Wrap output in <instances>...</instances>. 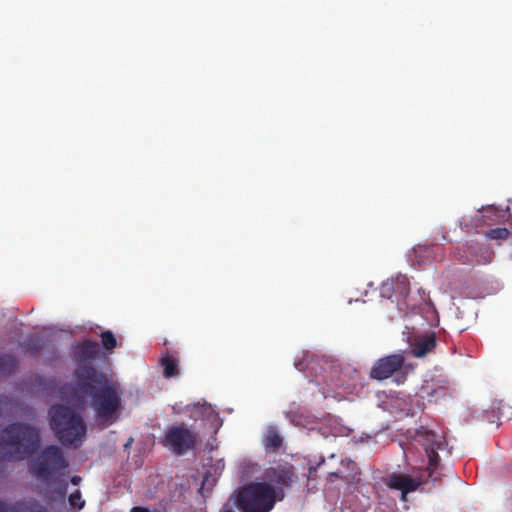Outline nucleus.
I'll use <instances>...</instances> for the list:
<instances>
[{
    "mask_svg": "<svg viewBox=\"0 0 512 512\" xmlns=\"http://www.w3.org/2000/svg\"><path fill=\"white\" fill-rule=\"evenodd\" d=\"M69 504L72 506V507H75L77 508L78 510H81L84 505H85V501L82 500V495H81V492L80 490H76L74 491L70 496H69Z\"/></svg>",
    "mask_w": 512,
    "mask_h": 512,
    "instance_id": "obj_18",
    "label": "nucleus"
},
{
    "mask_svg": "<svg viewBox=\"0 0 512 512\" xmlns=\"http://www.w3.org/2000/svg\"><path fill=\"white\" fill-rule=\"evenodd\" d=\"M262 442L267 451L276 452L282 447L283 438L275 426H269L265 431Z\"/></svg>",
    "mask_w": 512,
    "mask_h": 512,
    "instance_id": "obj_13",
    "label": "nucleus"
},
{
    "mask_svg": "<svg viewBox=\"0 0 512 512\" xmlns=\"http://www.w3.org/2000/svg\"><path fill=\"white\" fill-rule=\"evenodd\" d=\"M331 477H334L336 479L346 480L347 478L343 475L342 471H328L327 472Z\"/></svg>",
    "mask_w": 512,
    "mask_h": 512,
    "instance_id": "obj_19",
    "label": "nucleus"
},
{
    "mask_svg": "<svg viewBox=\"0 0 512 512\" xmlns=\"http://www.w3.org/2000/svg\"><path fill=\"white\" fill-rule=\"evenodd\" d=\"M383 296L393 301L403 302L407 308H420L422 304L428 302V295L422 289L417 290V295L410 294V281L406 275L399 274L395 278H391L381 288Z\"/></svg>",
    "mask_w": 512,
    "mask_h": 512,
    "instance_id": "obj_6",
    "label": "nucleus"
},
{
    "mask_svg": "<svg viewBox=\"0 0 512 512\" xmlns=\"http://www.w3.org/2000/svg\"><path fill=\"white\" fill-rule=\"evenodd\" d=\"M0 512H11V504H7L0 499Z\"/></svg>",
    "mask_w": 512,
    "mask_h": 512,
    "instance_id": "obj_21",
    "label": "nucleus"
},
{
    "mask_svg": "<svg viewBox=\"0 0 512 512\" xmlns=\"http://www.w3.org/2000/svg\"><path fill=\"white\" fill-rule=\"evenodd\" d=\"M436 346L434 334L419 337L411 346V352L415 357H423Z\"/></svg>",
    "mask_w": 512,
    "mask_h": 512,
    "instance_id": "obj_12",
    "label": "nucleus"
},
{
    "mask_svg": "<svg viewBox=\"0 0 512 512\" xmlns=\"http://www.w3.org/2000/svg\"><path fill=\"white\" fill-rule=\"evenodd\" d=\"M161 365L164 369L163 374L166 378L176 376L179 373L177 360L172 356H165L161 359Z\"/></svg>",
    "mask_w": 512,
    "mask_h": 512,
    "instance_id": "obj_16",
    "label": "nucleus"
},
{
    "mask_svg": "<svg viewBox=\"0 0 512 512\" xmlns=\"http://www.w3.org/2000/svg\"><path fill=\"white\" fill-rule=\"evenodd\" d=\"M50 426L63 445L78 448L87 433L82 416L65 405H54L49 409Z\"/></svg>",
    "mask_w": 512,
    "mask_h": 512,
    "instance_id": "obj_4",
    "label": "nucleus"
},
{
    "mask_svg": "<svg viewBox=\"0 0 512 512\" xmlns=\"http://www.w3.org/2000/svg\"><path fill=\"white\" fill-rule=\"evenodd\" d=\"M18 366V360L15 356L9 354H0V376L13 373Z\"/></svg>",
    "mask_w": 512,
    "mask_h": 512,
    "instance_id": "obj_15",
    "label": "nucleus"
},
{
    "mask_svg": "<svg viewBox=\"0 0 512 512\" xmlns=\"http://www.w3.org/2000/svg\"><path fill=\"white\" fill-rule=\"evenodd\" d=\"M40 444L39 431L27 424L12 423L0 432V460H23Z\"/></svg>",
    "mask_w": 512,
    "mask_h": 512,
    "instance_id": "obj_3",
    "label": "nucleus"
},
{
    "mask_svg": "<svg viewBox=\"0 0 512 512\" xmlns=\"http://www.w3.org/2000/svg\"><path fill=\"white\" fill-rule=\"evenodd\" d=\"M404 363L405 358L402 354H392L382 357L375 361L369 376L379 381L388 379L394 374L399 373L403 369Z\"/></svg>",
    "mask_w": 512,
    "mask_h": 512,
    "instance_id": "obj_10",
    "label": "nucleus"
},
{
    "mask_svg": "<svg viewBox=\"0 0 512 512\" xmlns=\"http://www.w3.org/2000/svg\"><path fill=\"white\" fill-rule=\"evenodd\" d=\"M49 346L50 343L47 338L37 335H28L21 344L23 351L33 357L38 356L44 348Z\"/></svg>",
    "mask_w": 512,
    "mask_h": 512,
    "instance_id": "obj_11",
    "label": "nucleus"
},
{
    "mask_svg": "<svg viewBox=\"0 0 512 512\" xmlns=\"http://www.w3.org/2000/svg\"><path fill=\"white\" fill-rule=\"evenodd\" d=\"M98 353L99 345L95 341L85 340L78 345L75 390L82 397L90 398L97 421L108 426L117 421L123 406L117 385L92 365Z\"/></svg>",
    "mask_w": 512,
    "mask_h": 512,
    "instance_id": "obj_1",
    "label": "nucleus"
},
{
    "mask_svg": "<svg viewBox=\"0 0 512 512\" xmlns=\"http://www.w3.org/2000/svg\"><path fill=\"white\" fill-rule=\"evenodd\" d=\"M296 477L294 467L289 463H278L264 471L262 484L275 490V498L282 500L284 490L290 488Z\"/></svg>",
    "mask_w": 512,
    "mask_h": 512,
    "instance_id": "obj_8",
    "label": "nucleus"
},
{
    "mask_svg": "<svg viewBox=\"0 0 512 512\" xmlns=\"http://www.w3.org/2000/svg\"><path fill=\"white\" fill-rule=\"evenodd\" d=\"M164 442L175 454L182 455L194 447L196 435L184 423L175 424L167 429Z\"/></svg>",
    "mask_w": 512,
    "mask_h": 512,
    "instance_id": "obj_9",
    "label": "nucleus"
},
{
    "mask_svg": "<svg viewBox=\"0 0 512 512\" xmlns=\"http://www.w3.org/2000/svg\"><path fill=\"white\" fill-rule=\"evenodd\" d=\"M69 466L63 451L56 445L45 447L32 463L33 474L40 479H50Z\"/></svg>",
    "mask_w": 512,
    "mask_h": 512,
    "instance_id": "obj_7",
    "label": "nucleus"
},
{
    "mask_svg": "<svg viewBox=\"0 0 512 512\" xmlns=\"http://www.w3.org/2000/svg\"><path fill=\"white\" fill-rule=\"evenodd\" d=\"M100 339H101V343H102V346L106 349V350H112L116 347L117 345V340H116V337L114 336V334L109 331V330H106L104 332H102L100 334Z\"/></svg>",
    "mask_w": 512,
    "mask_h": 512,
    "instance_id": "obj_17",
    "label": "nucleus"
},
{
    "mask_svg": "<svg viewBox=\"0 0 512 512\" xmlns=\"http://www.w3.org/2000/svg\"><path fill=\"white\" fill-rule=\"evenodd\" d=\"M414 438L423 447L428 458V465L426 467L427 477L423 475L412 477L406 473L393 472L384 480L387 487L401 492V500L403 501L406 500L409 493L418 490L422 485L426 484L428 478L435 485L439 479V474L436 472L440 465L438 452L445 450L447 446L445 436L423 426L416 430Z\"/></svg>",
    "mask_w": 512,
    "mask_h": 512,
    "instance_id": "obj_2",
    "label": "nucleus"
},
{
    "mask_svg": "<svg viewBox=\"0 0 512 512\" xmlns=\"http://www.w3.org/2000/svg\"><path fill=\"white\" fill-rule=\"evenodd\" d=\"M221 512H234V511H233L230 507H228L227 505H225V506L222 508Z\"/></svg>",
    "mask_w": 512,
    "mask_h": 512,
    "instance_id": "obj_23",
    "label": "nucleus"
},
{
    "mask_svg": "<svg viewBox=\"0 0 512 512\" xmlns=\"http://www.w3.org/2000/svg\"><path fill=\"white\" fill-rule=\"evenodd\" d=\"M276 501L275 490L254 481L237 491L235 504L240 512H270Z\"/></svg>",
    "mask_w": 512,
    "mask_h": 512,
    "instance_id": "obj_5",
    "label": "nucleus"
},
{
    "mask_svg": "<svg viewBox=\"0 0 512 512\" xmlns=\"http://www.w3.org/2000/svg\"><path fill=\"white\" fill-rule=\"evenodd\" d=\"M11 512H48L47 508L34 498L23 499L11 504Z\"/></svg>",
    "mask_w": 512,
    "mask_h": 512,
    "instance_id": "obj_14",
    "label": "nucleus"
},
{
    "mask_svg": "<svg viewBox=\"0 0 512 512\" xmlns=\"http://www.w3.org/2000/svg\"><path fill=\"white\" fill-rule=\"evenodd\" d=\"M130 512H152L148 507L145 506H134L130 509Z\"/></svg>",
    "mask_w": 512,
    "mask_h": 512,
    "instance_id": "obj_20",
    "label": "nucleus"
},
{
    "mask_svg": "<svg viewBox=\"0 0 512 512\" xmlns=\"http://www.w3.org/2000/svg\"><path fill=\"white\" fill-rule=\"evenodd\" d=\"M81 480H82V479H81V477H80V476L75 475V476H73V477L71 478V483H72L73 485H78V484L81 482Z\"/></svg>",
    "mask_w": 512,
    "mask_h": 512,
    "instance_id": "obj_22",
    "label": "nucleus"
}]
</instances>
